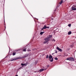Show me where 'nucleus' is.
<instances>
[{"label": "nucleus", "mask_w": 76, "mask_h": 76, "mask_svg": "<svg viewBox=\"0 0 76 76\" xmlns=\"http://www.w3.org/2000/svg\"><path fill=\"white\" fill-rule=\"evenodd\" d=\"M5 22V21H4V23Z\"/></svg>", "instance_id": "29"}, {"label": "nucleus", "mask_w": 76, "mask_h": 76, "mask_svg": "<svg viewBox=\"0 0 76 76\" xmlns=\"http://www.w3.org/2000/svg\"><path fill=\"white\" fill-rule=\"evenodd\" d=\"M52 41H55V40L54 39H53V40H52Z\"/></svg>", "instance_id": "22"}, {"label": "nucleus", "mask_w": 76, "mask_h": 76, "mask_svg": "<svg viewBox=\"0 0 76 76\" xmlns=\"http://www.w3.org/2000/svg\"><path fill=\"white\" fill-rule=\"evenodd\" d=\"M31 51V50H28V51Z\"/></svg>", "instance_id": "26"}, {"label": "nucleus", "mask_w": 76, "mask_h": 76, "mask_svg": "<svg viewBox=\"0 0 76 76\" xmlns=\"http://www.w3.org/2000/svg\"><path fill=\"white\" fill-rule=\"evenodd\" d=\"M16 51H18V50H16Z\"/></svg>", "instance_id": "25"}, {"label": "nucleus", "mask_w": 76, "mask_h": 76, "mask_svg": "<svg viewBox=\"0 0 76 76\" xmlns=\"http://www.w3.org/2000/svg\"><path fill=\"white\" fill-rule=\"evenodd\" d=\"M63 0H61V1H60V2H59V4H61L63 3Z\"/></svg>", "instance_id": "9"}, {"label": "nucleus", "mask_w": 76, "mask_h": 76, "mask_svg": "<svg viewBox=\"0 0 76 76\" xmlns=\"http://www.w3.org/2000/svg\"><path fill=\"white\" fill-rule=\"evenodd\" d=\"M68 26H69V27H70V26H71V24H68Z\"/></svg>", "instance_id": "19"}, {"label": "nucleus", "mask_w": 76, "mask_h": 76, "mask_svg": "<svg viewBox=\"0 0 76 76\" xmlns=\"http://www.w3.org/2000/svg\"><path fill=\"white\" fill-rule=\"evenodd\" d=\"M73 46H74L73 45H71L70 46V47L71 48H73Z\"/></svg>", "instance_id": "18"}, {"label": "nucleus", "mask_w": 76, "mask_h": 76, "mask_svg": "<svg viewBox=\"0 0 76 76\" xmlns=\"http://www.w3.org/2000/svg\"><path fill=\"white\" fill-rule=\"evenodd\" d=\"M56 49L58 50V51H60V52H61V51H62V50L61 49H60L58 46L57 47Z\"/></svg>", "instance_id": "4"}, {"label": "nucleus", "mask_w": 76, "mask_h": 76, "mask_svg": "<svg viewBox=\"0 0 76 76\" xmlns=\"http://www.w3.org/2000/svg\"><path fill=\"white\" fill-rule=\"evenodd\" d=\"M49 40V39L48 38L45 39V41L47 42H48Z\"/></svg>", "instance_id": "7"}, {"label": "nucleus", "mask_w": 76, "mask_h": 76, "mask_svg": "<svg viewBox=\"0 0 76 76\" xmlns=\"http://www.w3.org/2000/svg\"><path fill=\"white\" fill-rule=\"evenodd\" d=\"M16 59L15 58H12L11 60V61H13L14 60H16Z\"/></svg>", "instance_id": "12"}, {"label": "nucleus", "mask_w": 76, "mask_h": 76, "mask_svg": "<svg viewBox=\"0 0 76 76\" xmlns=\"http://www.w3.org/2000/svg\"><path fill=\"white\" fill-rule=\"evenodd\" d=\"M48 38L49 39H50V38H52V36L49 35V37Z\"/></svg>", "instance_id": "10"}, {"label": "nucleus", "mask_w": 76, "mask_h": 76, "mask_svg": "<svg viewBox=\"0 0 76 76\" xmlns=\"http://www.w3.org/2000/svg\"><path fill=\"white\" fill-rule=\"evenodd\" d=\"M54 59L56 60H58V58H55Z\"/></svg>", "instance_id": "17"}, {"label": "nucleus", "mask_w": 76, "mask_h": 76, "mask_svg": "<svg viewBox=\"0 0 76 76\" xmlns=\"http://www.w3.org/2000/svg\"><path fill=\"white\" fill-rule=\"evenodd\" d=\"M28 64V63H26V64H21V66H26V65H27V64Z\"/></svg>", "instance_id": "5"}, {"label": "nucleus", "mask_w": 76, "mask_h": 76, "mask_svg": "<svg viewBox=\"0 0 76 76\" xmlns=\"http://www.w3.org/2000/svg\"><path fill=\"white\" fill-rule=\"evenodd\" d=\"M72 34V32H71V31H69L68 33V35H70V34Z\"/></svg>", "instance_id": "11"}, {"label": "nucleus", "mask_w": 76, "mask_h": 76, "mask_svg": "<svg viewBox=\"0 0 76 76\" xmlns=\"http://www.w3.org/2000/svg\"><path fill=\"white\" fill-rule=\"evenodd\" d=\"M50 61L51 62H53V58H52V59L50 60Z\"/></svg>", "instance_id": "15"}, {"label": "nucleus", "mask_w": 76, "mask_h": 76, "mask_svg": "<svg viewBox=\"0 0 76 76\" xmlns=\"http://www.w3.org/2000/svg\"><path fill=\"white\" fill-rule=\"evenodd\" d=\"M67 60H69V61H74L75 59L73 58H69L66 59Z\"/></svg>", "instance_id": "1"}, {"label": "nucleus", "mask_w": 76, "mask_h": 76, "mask_svg": "<svg viewBox=\"0 0 76 76\" xmlns=\"http://www.w3.org/2000/svg\"><path fill=\"white\" fill-rule=\"evenodd\" d=\"M13 56H15V55H16V53H13Z\"/></svg>", "instance_id": "16"}, {"label": "nucleus", "mask_w": 76, "mask_h": 76, "mask_svg": "<svg viewBox=\"0 0 76 76\" xmlns=\"http://www.w3.org/2000/svg\"><path fill=\"white\" fill-rule=\"evenodd\" d=\"M52 56H51V55H49V58H50V59H51L52 58Z\"/></svg>", "instance_id": "8"}, {"label": "nucleus", "mask_w": 76, "mask_h": 76, "mask_svg": "<svg viewBox=\"0 0 76 76\" xmlns=\"http://www.w3.org/2000/svg\"><path fill=\"white\" fill-rule=\"evenodd\" d=\"M49 29V27H47L46 26V25H45L42 28V31L43 29Z\"/></svg>", "instance_id": "3"}, {"label": "nucleus", "mask_w": 76, "mask_h": 76, "mask_svg": "<svg viewBox=\"0 0 76 76\" xmlns=\"http://www.w3.org/2000/svg\"><path fill=\"white\" fill-rule=\"evenodd\" d=\"M48 55H47L46 56V58H48Z\"/></svg>", "instance_id": "20"}, {"label": "nucleus", "mask_w": 76, "mask_h": 76, "mask_svg": "<svg viewBox=\"0 0 76 76\" xmlns=\"http://www.w3.org/2000/svg\"><path fill=\"white\" fill-rule=\"evenodd\" d=\"M15 76H18V75H15Z\"/></svg>", "instance_id": "24"}, {"label": "nucleus", "mask_w": 76, "mask_h": 76, "mask_svg": "<svg viewBox=\"0 0 76 76\" xmlns=\"http://www.w3.org/2000/svg\"><path fill=\"white\" fill-rule=\"evenodd\" d=\"M47 42H46V41L44 42V44H45L46 43H47Z\"/></svg>", "instance_id": "21"}, {"label": "nucleus", "mask_w": 76, "mask_h": 76, "mask_svg": "<svg viewBox=\"0 0 76 76\" xmlns=\"http://www.w3.org/2000/svg\"><path fill=\"white\" fill-rule=\"evenodd\" d=\"M45 70H46V69H40L39 71V72H42V71Z\"/></svg>", "instance_id": "6"}, {"label": "nucleus", "mask_w": 76, "mask_h": 76, "mask_svg": "<svg viewBox=\"0 0 76 76\" xmlns=\"http://www.w3.org/2000/svg\"><path fill=\"white\" fill-rule=\"evenodd\" d=\"M26 48H25L23 50V51H26Z\"/></svg>", "instance_id": "14"}, {"label": "nucleus", "mask_w": 76, "mask_h": 76, "mask_svg": "<svg viewBox=\"0 0 76 76\" xmlns=\"http://www.w3.org/2000/svg\"><path fill=\"white\" fill-rule=\"evenodd\" d=\"M57 53V51H56V53Z\"/></svg>", "instance_id": "23"}, {"label": "nucleus", "mask_w": 76, "mask_h": 76, "mask_svg": "<svg viewBox=\"0 0 76 76\" xmlns=\"http://www.w3.org/2000/svg\"><path fill=\"white\" fill-rule=\"evenodd\" d=\"M52 54H54V53H52Z\"/></svg>", "instance_id": "28"}, {"label": "nucleus", "mask_w": 76, "mask_h": 76, "mask_svg": "<svg viewBox=\"0 0 76 76\" xmlns=\"http://www.w3.org/2000/svg\"><path fill=\"white\" fill-rule=\"evenodd\" d=\"M52 20H53V19H52Z\"/></svg>", "instance_id": "27"}, {"label": "nucleus", "mask_w": 76, "mask_h": 76, "mask_svg": "<svg viewBox=\"0 0 76 76\" xmlns=\"http://www.w3.org/2000/svg\"><path fill=\"white\" fill-rule=\"evenodd\" d=\"M72 10H76V6L73 5V6L72 7Z\"/></svg>", "instance_id": "2"}, {"label": "nucleus", "mask_w": 76, "mask_h": 76, "mask_svg": "<svg viewBox=\"0 0 76 76\" xmlns=\"http://www.w3.org/2000/svg\"><path fill=\"white\" fill-rule=\"evenodd\" d=\"M44 32H40V35H42V34H44Z\"/></svg>", "instance_id": "13"}]
</instances>
